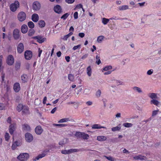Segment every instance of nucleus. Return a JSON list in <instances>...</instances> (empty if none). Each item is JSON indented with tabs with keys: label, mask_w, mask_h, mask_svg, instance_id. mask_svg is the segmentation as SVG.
<instances>
[{
	"label": "nucleus",
	"mask_w": 161,
	"mask_h": 161,
	"mask_svg": "<svg viewBox=\"0 0 161 161\" xmlns=\"http://www.w3.org/2000/svg\"><path fill=\"white\" fill-rule=\"evenodd\" d=\"M35 32V31L33 29H30L28 31V35L29 36H31L34 34Z\"/></svg>",
	"instance_id": "nucleus-38"
},
{
	"label": "nucleus",
	"mask_w": 161,
	"mask_h": 161,
	"mask_svg": "<svg viewBox=\"0 0 161 161\" xmlns=\"http://www.w3.org/2000/svg\"><path fill=\"white\" fill-rule=\"evenodd\" d=\"M5 106L3 103H0V110H3Z\"/></svg>",
	"instance_id": "nucleus-59"
},
{
	"label": "nucleus",
	"mask_w": 161,
	"mask_h": 161,
	"mask_svg": "<svg viewBox=\"0 0 161 161\" xmlns=\"http://www.w3.org/2000/svg\"><path fill=\"white\" fill-rule=\"evenodd\" d=\"M15 124H11L9 126V132L11 135H13L14 131L15 130Z\"/></svg>",
	"instance_id": "nucleus-15"
},
{
	"label": "nucleus",
	"mask_w": 161,
	"mask_h": 161,
	"mask_svg": "<svg viewBox=\"0 0 161 161\" xmlns=\"http://www.w3.org/2000/svg\"><path fill=\"white\" fill-rule=\"evenodd\" d=\"M13 36L15 40H17L19 38L21 39L19 31L17 29H15L13 32Z\"/></svg>",
	"instance_id": "nucleus-5"
},
{
	"label": "nucleus",
	"mask_w": 161,
	"mask_h": 161,
	"mask_svg": "<svg viewBox=\"0 0 161 161\" xmlns=\"http://www.w3.org/2000/svg\"><path fill=\"white\" fill-rule=\"evenodd\" d=\"M109 19L103 18L102 19V22L104 25H106L109 22Z\"/></svg>",
	"instance_id": "nucleus-36"
},
{
	"label": "nucleus",
	"mask_w": 161,
	"mask_h": 161,
	"mask_svg": "<svg viewBox=\"0 0 161 161\" xmlns=\"http://www.w3.org/2000/svg\"><path fill=\"white\" fill-rule=\"evenodd\" d=\"M24 50V46L22 43H20L17 47V51L19 53H22Z\"/></svg>",
	"instance_id": "nucleus-8"
},
{
	"label": "nucleus",
	"mask_w": 161,
	"mask_h": 161,
	"mask_svg": "<svg viewBox=\"0 0 161 161\" xmlns=\"http://www.w3.org/2000/svg\"><path fill=\"white\" fill-rule=\"evenodd\" d=\"M28 27L26 25L24 24L22 25L21 27V31L22 33H26L28 31Z\"/></svg>",
	"instance_id": "nucleus-16"
},
{
	"label": "nucleus",
	"mask_w": 161,
	"mask_h": 161,
	"mask_svg": "<svg viewBox=\"0 0 161 161\" xmlns=\"http://www.w3.org/2000/svg\"><path fill=\"white\" fill-rule=\"evenodd\" d=\"M41 7L40 3L38 2H34L33 4V8L34 10H37L40 9Z\"/></svg>",
	"instance_id": "nucleus-13"
},
{
	"label": "nucleus",
	"mask_w": 161,
	"mask_h": 161,
	"mask_svg": "<svg viewBox=\"0 0 161 161\" xmlns=\"http://www.w3.org/2000/svg\"><path fill=\"white\" fill-rule=\"evenodd\" d=\"M104 157H105L106 158L108 159V160L110 161H116L115 159L111 156H104Z\"/></svg>",
	"instance_id": "nucleus-41"
},
{
	"label": "nucleus",
	"mask_w": 161,
	"mask_h": 161,
	"mask_svg": "<svg viewBox=\"0 0 161 161\" xmlns=\"http://www.w3.org/2000/svg\"><path fill=\"white\" fill-rule=\"evenodd\" d=\"M33 38L35 40H37V42L40 43L43 42L46 40V38H42V36H34Z\"/></svg>",
	"instance_id": "nucleus-9"
},
{
	"label": "nucleus",
	"mask_w": 161,
	"mask_h": 161,
	"mask_svg": "<svg viewBox=\"0 0 161 161\" xmlns=\"http://www.w3.org/2000/svg\"><path fill=\"white\" fill-rule=\"evenodd\" d=\"M57 109V108L55 107L51 111V113L52 114H53L55 113Z\"/></svg>",
	"instance_id": "nucleus-64"
},
{
	"label": "nucleus",
	"mask_w": 161,
	"mask_h": 161,
	"mask_svg": "<svg viewBox=\"0 0 161 161\" xmlns=\"http://www.w3.org/2000/svg\"><path fill=\"white\" fill-rule=\"evenodd\" d=\"M24 56L25 59L26 60H30L32 56V53L30 50H26L24 53Z\"/></svg>",
	"instance_id": "nucleus-6"
},
{
	"label": "nucleus",
	"mask_w": 161,
	"mask_h": 161,
	"mask_svg": "<svg viewBox=\"0 0 161 161\" xmlns=\"http://www.w3.org/2000/svg\"><path fill=\"white\" fill-rule=\"evenodd\" d=\"M67 151H68V150H62L61 151V153L62 154H68V152H67Z\"/></svg>",
	"instance_id": "nucleus-58"
},
{
	"label": "nucleus",
	"mask_w": 161,
	"mask_h": 161,
	"mask_svg": "<svg viewBox=\"0 0 161 161\" xmlns=\"http://www.w3.org/2000/svg\"><path fill=\"white\" fill-rule=\"evenodd\" d=\"M112 66H106L103 69V70L104 71H107L109 69H112Z\"/></svg>",
	"instance_id": "nucleus-49"
},
{
	"label": "nucleus",
	"mask_w": 161,
	"mask_h": 161,
	"mask_svg": "<svg viewBox=\"0 0 161 161\" xmlns=\"http://www.w3.org/2000/svg\"><path fill=\"white\" fill-rule=\"evenodd\" d=\"M133 89L134 90L136 91L139 93H141L142 92V91L141 88L135 86L133 88Z\"/></svg>",
	"instance_id": "nucleus-46"
},
{
	"label": "nucleus",
	"mask_w": 161,
	"mask_h": 161,
	"mask_svg": "<svg viewBox=\"0 0 161 161\" xmlns=\"http://www.w3.org/2000/svg\"><path fill=\"white\" fill-rule=\"evenodd\" d=\"M80 45H78L77 46H74L73 47V49L74 50H76L78 48H80Z\"/></svg>",
	"instance_id": "nucleus-55"
},
{
	"label": "nucleus",
	"mask_w": 161,
	"mask_h": 161,
	"mask_svg": "<svg viewBox=\"0 0 161 161\" xmlns=\"http://www.w3.org/2000/svg\"><path fill=\"white\" fill-rule=\"evenodd\" d=\"M5 139L6 141H8L10 138L9 134L8 133H6L4 136Z\"/></svg>",
	"instance_id": "nucleus-48"
},
{
	"label": "nucleus",
	"mask_w": 161,
	"mask_h": 161,
	"mask_svg": "<svg viewBox=\"0 0 161 161\" xmlns=\"http://www.w3.org/2000/svg\"><path fill=\"white\" fill-rule=\"evenodd\" d=\"M19 144L20 143L17 141H15L13 143L12 149L13 150H15L16 148L19 145Z\"/></svg>",
	"instance_id": "nucleus-23"
},
{
	"label": "nucleus",
	"mask_w": 161,
	"mask_h": 161,
	"mask_svg": "<svg viewBox=\"0 0 161 161\" xmlns=\"http://www.w3.org/2000/svg\"><path fill=\"white\" fill-rule=\"evenodd\" d=\"M35 131L36 134L40 135L42 133L43 130L40 125H38L35 128Z\"/></svg>",
	"instance_id": "nucleus-10"
},
{
	"label": "nucleus",
	"mask_w": 161,
	"mask_h": 161,
	"mask_svg": "<svg viewBox=\"0 0 161 161\" xmlns=\"http://www.w3.org/2000/svg\"><path fill=\"white\" fill-rule=\"evenodd\" d=\"M29 154L27 153H20L17 157V158L20 161H26L29 158Z\"/></svg>",
	"instance_id": "nucleus-1"
},
{
	"label": "nucleus",
	"mask_w": 161,
	"mask_h": 161,
	"mask_svg": "<svg viewBox=\"0 0 161 161\" xmlns=\"http://www.w3.org/2000/svg\"><path fill=\"white\" fill-rule=\"evenodd\" d=\"M69 15V14H68V13H66L63 15L61 16V19H63L64 20H65L68 17Z\"/></svg>",
	"instance_id": "nucleus-44"
},
{
	"label": "nucleus",
	"mask_w": 161,
	"mask_h": 161,
	"mask_svg": "<svg viewBox=\"0 0 161 161\" xmlns=\"http://www.w3.org/2000/svg\"><path fill=\"white\" fill-rule=\"evenodd\" d=\"M6 62L9 65H12L14 63V58L12 55H9L7 57Z\"/></svg>",
	"instance_id": "nucleus-4"
},
{
	"label": "nucleus",
	"mask_w": 161,
	"mask_h": 161,
	"mask_svg": "<svg viewBox=\"0 0 161 161\" xmlns=\"http://www.w3.org/2000/svg\"><path fill=\"white\" fill-rule=\"evenodd\" d=\"M47 100V97H45L43 99V104H45L46 103V101Z\"/></svg>",
	"instance_id": "nucleus-63"
},
{
	"label": "nucleus",
	"mask_w": 161,
	"mask_h": 161,
	"mask_svg": "<svg viewBox=\"0 0 161 161\" xmlns=\"http://www.w3.org/2000/svg\"><path fill=\"white\" fill-rule=\"evenodd\" d=\"M104 37L103 36H99L97 38V41L98 42H101L103 40Z\"/></svg>",
	"instance_id": "nucleus-47"
},
{
	"label": "nucleus",
	"mask_w": 161,
	"mask_h": 161,
	"mask_svg": "<svg viewBox=\"0 0 161 161\" xmlns=\"http://www.w3.org/2000/svg\"><path fill=\"white\" fill-rule=\"evenodd\" d=\"M158 110H155L153 111L152 112V116H154L158 114Z\"/></svg>",
	"instance_id": "nucleus-50"
},
{
	"label": "nucleus",
	"mask_w": 161,
	"mask_h": 161,
	"mask_svg": "<svg viewBox=\"0 0 161 161\" xmlns=\"http://www.w3.org/2000/svg\"><path fill=\"white\" fill-rule=\"evenodd\" d=\"M123 125L126 127H130L132 126V124L128 123H125L123 124Z\"/></svg>",
	"instance_id": "nucleus-42"
},
{
	"label": "nucleus",
	"mask_w": 161,
	"mask_h": 161,
	"mask_svg": "<svg viewBox=\"0 0 161 161\" xmlns=\"http://www.w3.org/2000/svg\"><path fill=\"white\" fill-rule=\"evenodd\" d=\"M25 139L26 141L28 142L32 141L33 139L32 135L29 133H26L25 134Z\"/></svg>",
	"instance_id": "nucleus-7"
},
{
	"label": "nucleus",
	"mask_w": 161,
	"mask_h": 161,
	"mask_svg": "<svg viewBox=\"0 0 161 161\" xmlns=\"http://www.w3.org/2000/svg\"><path fill=\"white\" fill-rule=\"evenodd\" d=\"M45 155L46 154L44 153L39 154L37 156L35 157L34 158H33V160L35 161L37 160L40 158H41L43 157H44Z\"/></svg>",
	"instance_id": "nucleus-22"
},
{
	"label": "nucleus",
	"mask_w": 161,
	"mask_h": 161,
	"mask_svg": "<svg viewBox=\"0 0 161 161\" xmlns=\"http://www.w3.org/2000/svg\"><path fill=\"white\" fill-rule=\"evenodd\" d=\"M38 24L40 27L41 28L44 27L45 25V21L43 20H40L38 22Z\"/></svg>",
	"instance_id": "nucleus-27"
},
{
	"label": "nucleus",
	"mask_w": 161,
	"mask_h": 161,
	"mask_svg": "<svg viewBox=\"0 0 161 161\" xmlns=\"http://www.w3.org/2000/svg\"><path fill=\"white\" fill-rule=\"evenodd\" d=\"M68 78L70 81H73L74 80V77L73 75L69 74L68 75Z\"/></svg>",
	"instance_id": "nucleus-35"
},
{
	"label": "nucleus",
	"mask_w": 161,
	"mask_h": 161,
	"mask_svg": "<svg viewBox=\"0 0 161 161\" xmlns=\"http://www.w3.org/2000/svg\"><path fill=\"white\" fill-rule=\"evenodd\" d=\"M100 58V56L99 55H97L96 57V58L97 60L96 62V63L97 65H99L101 63V61Z\"/></svg>",
	"instance_id": "nucleus-34"
},
{
	"label": "nucleus",
	"mask_w": 161,
	"mask_h": 161,
	"mask_svg": "<svg viewBox=\"0 0 161 161\" xmlns=\"http://www.w3.org/2000/svg\"><path fill=\"white\" fill-rule=\"evenodd\" d=\"M121 124H119L118 126L114 127L112 128V130L113 131H119L121 129Z\"/></svg>",
	"instance_id": "nucleus-25"
},
{
	"label": "nucleus",
	"mask_w": 161,
	"mask_h": 161,
	"mask_svg": "<svg viewBox=\"0 0 161 161\" xmlns=\"http://www.w3.org/2000/svg\"><path fill=\"white\" fill-rule=\"evenodd\" d=\"M133 158L135 160H140L142 161L147 159V157L146 156L142 155H139L137 156H134Z\"/></svg>",
	"instance_id": "nucleus-14"
},
{
	"label": "nucleus",
	"mask_w": 161,
	"mask_h": 161,
	"mask_svg": "<svg viewBox=\"0 0 161 161\" xmlns=\"http://www.w3.org/2000/svg\"><path fill=\"white\" fill-rule=\"evenodd\" d=\"M153 72V69H150L147 72V74L148 75H151Z\"/></svg>",
	"instance_id": "nucleus-54"
},
{
	"label": "nucleus",
	"mask_w": 161,
	"mask_h": 161,
	"mask_svg": "<svg viewBox=\"0 0 161 161\" xmlns=\"http://www.w3.org/2000/svg\"><path fill=\"white\" fill-rule=\"evenodd\" d=\"M79 151V150L76 149H71L68 150V154H70L71 153L77 152Z\"/></svg>",
	"instance_id": "nucleus-32"
},
{
	"label": "nucleus",
	"mask_w": 161,
	"mask_h": 161,
	"mask_svg": "<svg viewBox=\"0 0 161 161\" xmlns=\"http://www.w3.org/2000/svg\"><path fill=\"white\" fill-rule=\"evenodd\" d=\"M92 128L93 129H99L101 128L106 129V127L101 126L100 125L97 124L93 125L92 126Z\"/></svg>",
	"instance_id": "nucleus-21"
},
{
	"label": "nucleus",
	"mask_w": 161,
	"mask_h": 161,
	"mask_svg": "<svg viewBox=\"0 0 161 161\" xmlns=\"http://www.w3.org/2000/svg\"><path fill=\"white\" fill-rule=\"evenodd\" d=\"M38 56L39 57H41V54L42 52V50L40 48H38Z\"/></svg>",
	"instance_id": "nucleus-52"
},
{
	"label": "nucleus",
	"mask_w": 161,
	"mask_h": 161,
	"mask_svg": "<svg viewBox=\"0 0 161 161\" xmlns=\"http://www.w3.org/2000/svg\"><path fill=\"white\" fill-rule=\"evenodd\" d=\"M13 89L15 92H19L20 89V86L19 83L18 82L15 83L13 86Z\"/></svg>",
	"instance_id": "nucleus-11"
},
{
	"label": "nucleus",
	"mask_w": 161,
	"mask_h": 161,
	"mask_svg": "<svg viewBox=\"0 0 161 161\" xmlns=\"http://www.w3.org/2000/svg\"><path fill=\"white\" fill-rule=\"evenodd\" d=\"M31 19L34 22H37L39 20L38 15L36 14H34L32 15Z\"/></svg>",
	"instance_id": "nucleus-19"
},
{
	"label": "nucleus",
	"mask_w": 161,
	"mask_h": 161,
	"mask_svg": "<svg viewBox=\"0 0 161 161\" xmlns=\"http://www.w3.org/2000/svg\"><path fill=\"white\" fill-rule=\"evenodd\" d=\"M78 13L77 12H75L74 14V18L75 19H77L78 18Z\"/></svg>",
	"instance_id": "nucleus-53"
},
{
	"label": "nucleus",
	"mask_w": 161,
	"mask_h": 161,
	"mask_svg": "<svg viewBox=\"0 0 161 161\" xmlns=\"http://www.w3.org/2000/svg\"><path fill=\"white\" fill-rule=\"evenodd\" d=\"M81 138H83L84 140H87L89 139V136L87 134L83 133Z\"/></svg>",
	"instance_id": "nucleus-33"
},
{
	"label": "nucleus",
	"mask_w": 161,
	"mask_h": 161,
	"mask_svg": "<svg viewBox=\"0 0 161 161\" xmlns=\"http://www.w3.org/2000/svg\"><path fill=\"white\" fill-rule=\"evenodd\" d=\"M19 6V3L17 0L15 1L14 3H11L10 6V9L12 12H15Z\"/></svg>",
	"instance_id": "nucleus-2"
},
{
	"label": "nucleus",
	"mask_w": 161,
	"mask_h": 161,
	"mask_svg": "<svg viewBox=\"0 0 161 161\" xmlns=\"http://www.w3.org/2000/svg\"><path fill=\"white\" fill-rule=\"evenodd\" d=\"M75 0H65L66 2L68 3H73Z\"/></svg>",
	"instance_id": "nucleus-56"
},
{
	"label": "nucleus",
	"mask_w": 161,
	"mask_h": 161,
	"mask_svg": "<svg viewBox=\"0 0 161 161\" xmlns=\"http://www.w3.org/2000/svg\"><path fill=\"white\" fill-rule=\"evenodd\" d=\"M107 139L106 137L104 136H97V140L99 141H103L106 140Z\"/></svg>",
	"instance_id": "nucleus-24"
},
{
	"label": "nucleus",
	"mask_w": 161,
	"mask_h": 161,
	"mask_svg": "<svg viewBox=\"0 0 161 161\" xmlns=\"http://www.w3.org/2000/svg\"><path fill=\"white\" fill-rule=\"evenodd\" d=\"M73 34V32H70L68 34L64 36L63 38L64 40L66 41L68 38Z\"/></svg>",
	"instance_id": "nucleus-29"
},
{
	"label": "nucleus",
	"mask_w": 161,
	"mask_h": 161,
	"mask_svg": "<svg viewBox=\"0 0 161 161\" xmlns=\"http://www.w3.org/2000/svg\"><path fill=\"white\" fill-rule=\"evenodd\" d=\"M129 7L128 5H125L120 6L119 7V10H123L128 9Z\"/></svg>",
	"instance_id": "nucleus-28"
},
{
	"label": "nucleus",
	"mask_w": 161,
	"mask_h": 161,
	"mask_svg": "<svg viewBox=\"0 0 161 161\" xmlns=\"http://www.w3.org/2000/svg\"><path fill=\"white\" fill-rule=\"evenodd\" d=\"M22 130L26 131H30L31 129L30 126L27 124H24L22 125Z\"/></svg>",
	"instance_id": "nucleus-18"
},
{
	"label": "nucleus",
	"mask_w": 161,
	"mask_h": 161,
	"mask_svg": "<svg viewBox=\"0 0 161 161\" xmlns=\"http://www.w3.org/2000/svg\"><path fill=\"white\" fill-rule=\"evenodd\" d=\"M151 103L152 104H153L157 106H158L159 103V102L158 101L156 100H152L151 101Z\"/></svg>",
	"instance_id": "nucleus-37"
},
{
	"label": "nucleus",
	"mask_w": 161,
	"mask_h": 161,
	"mask_svg": "<svg viewBox=\"0 0 161 161\" xmlns=\"http://www.w3.org/2000/svg\"><path fill=\"white\" fill-rule=\"evenodd\" d=\"M54 10L56 13L60 14L62 12V9L61 7L59 5H57L54 7Z\"/></svg>",
	"instance_id": "nucleus-12"
},
{
	"label": "nucleus",
	"mask_w": 161,
	"mask_h": 161,
	"mask_svg": "<svg viewBox=\"0 0 161 161\" xmlns=\"http://www.w3.org/2000/svg\"><path fill=\"white\" fill-rule=\"evenodd\" d=\"M87 74L89 76H90L92 75V69L91 66H89L87 68Z\"/></svg>",
	"instance_id": "nucleus-31"
},
{
	"label": "nucleus",
	"mask_w": 161,
	"mask_h": 161,
	"mask_svg": "<svg viewBox=\"0 0 161 161\" xmlns=\"http://www.w3.org/2000/svg\"><path fill=\"white\" fill-rule=\"evenodd\" d=\"M17 18L19 21H24L26 18V14L23 11L20 12L18 14Z\"/></svg>",
	"instance_id": "nucleus-3"
},
{
	"label": "nucleus",
	"mask_w": 161,
	"mask_h": 161,
	"mask_svg": "<svg viewBox=\"0 0 161 161\" xmlns=\"http://www.w3.org/2000/svg\"><path fill=\"white\" fill-rule=\"evenodd\" d=\"M79 36L81 38H83L85 34L83 33H80L79 34Z\"/></svg>",
	"instance_id": "nucleus-60"
},
{
	"label": "nucleus",
	"mask_w": 161,
	"mask_h": 161,
	"mask_svg": "<svg viewBox=\"0 0 161 161\" xmlns=\"http://www.w3.org/2000/svg\"><path fill=\"white\" fill-rule=\"evenodd\" d=\"M82 133L80 132H76L75 134V136L80 138H81Z\"/></svg>",
	"instance_id": "nucleus-43"
},
{
	"label": "nucleus",
	"mask_w": 161,
	"mask_h": 161,
	"mask_svg": "<svg viewBox=\"0 0 161 161\" xmlns=\"http://www.w3.org/2000/svg\"><path fill=\"white\" fill-rule=\"evenodd\" d=\"M101 94V91L100 90H98L96 93V96L97 97H100Z\"/></svg>",
	"instance_id": "nucleus-51"
},
{
	"label": "nucleus",
	"mask_w": 161,
	"mask_h": 161,
	"mask_svg": "<svg viewBox=\"0 0 161 161\" xmlns=\"http://www.w3.org/2000/svg\"><path fill=\"white\" fill-rule=\"evenodd\" d=\"M22 113L23 114H27L30 113L29 108L26 106L24 105L22 110Z\"/></svg>",
	"instance_id": "nucleus-17"
},
{
	"label": "nucleus",
	"mask_w": 161,
	"mask_h": 161,
	"mask_svg": "<svg viewBox=\"0 0 161 161\" xmlns=\"http://www.w3.org/2000/svg\"><path fill=\"white\" fill-rule=\"evenodd\" d=\"M53 125L54 126H68V125L66 124H53Z\"/></svg>",
	"instance_id": "nucleus-45"
},
{
	"label": "nucleus",
	"mask_w": 161,
	"mask_h": 161,
	"mask_svg": "<svg viewBox=\"0 0 161 161\" xmlns=\"http://www.w3.org/2000/svg\"><path fill=\"white\" fill-rule=\"evenodd\" d=\"M88 56V54H85L84 55H83L82 57L81 58V59H84L87 58V57Z\"/></svg>",
	"instance_id": "nucleus-61"
},
{
	"label": "nucleus",
	"mask_w": 161,
	"mask_h": 161,
	"mask_svg": "<svg viewBox=\"0 0 161 161\" xmlns=\"http://www.w3.org/2000/svg\"><path fill=\"white\" fill-rule=\"evenodd\" d=\"M24 105L22 104H19L17 106L16 109L17 111L19 112H20L21 110H22L23 109V108H24Z\"/></svg>",
	"instance_id": "nucleus-26"
},
{
	"label": "nucleus",
	"mask_w": 161,
	"mask_h": 161,
	"mask_svg": "<svg viewBox=\"0 0 161 161\" xmlns=\"http://www.w3.org/2000/svg\"><path fill=\"white\" fill-rule=\"evenodd\" d=\"M21 78L22 82L23 83H26L28 81V77L27 75L23 74L21 75Z\"/></svg>",
	"instance_id": "nucleus-20"
},
{
	"label": "nucleus",
	"mask_w": 161,
	"mask_h": 161,
	"mask_svg": "<svg viewBox=\"0 0 161 161\" xmlns=\"http://www.w3.org/2000/svg\"><path fill=\"white\" fill-rule=\"evenodd\" d=\"M20 67V64L19 63H17L15 64V68L16 69H19Z\"/></svg>",
	"instance_id": "nucleus-57"
},
{
	"label": "nucleus",
	"mask_w": 161,
	"mask_h": 161,
	"mask_svg": "<svg viewBox=\"0 0 161 161\" xmlns=\"http://www.w3.org/2000/svg\"><path fill=\"white\" fill-rule=\"evenodd\" d=\"M149 96L152 99L156 98L157 97V95L155 93H150L149 94Z\"/></svg>",
	"instance_id": "nucleus-39"
},
{
	"label": "nucleus",
	"mask_w": 161,
	"mask_h": 161,
	"mask_svg": "<svg viewBox=\"0 0 161 161\" xmlns=\"http://www.w3.org/2000/svg\"><path fill=\"white\" fill-rule=\"evenodd\" d=\"M28 25L29 27L32 29L34 27V23L32 21H29L28 23Z\"/></svg>",
	"instance_id": "nucleus-40"
},
{
	"label": "nucleus",
	"mask_w": 161,
	"mask_h": 161,
	"mask_svg": "<svg viewBox=\"0 0 161 161\" xmlns=\"http://www.w3.org/2000/svg\"><path fill=\"white\" fill-rule=\"evenodd\" d=\"M65 59L66 61L68 62H69L70 61V57L69 56H65Z\"/></svg>",
	"instance_id": "nucleus-62"
},
{
	"label": "nucleus",
	"mask_w": 161,
	"mask_h": 161,
	"mask_svg": "<svg viewBox=\"0 0 161 161\" xmlns=\"http://www.w3.org/2000/svg\"><path fill=\"white\" fill-rule=\"evenodd\" d=\"M70 120L68 118H65L60 119L58 122L59 123H64L70 121Z\"/></svg>",
	"instance_id": "nucleus-30"
}]
</instances>
